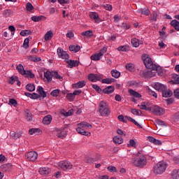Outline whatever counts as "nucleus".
I'll use <instances>...</instances> for the list:
<instances>
[{
  "label": "nucleus",
  "instance_id": "1",
  "mask_svg": "<svg viewBox=\"0 0 179 179\" xmlns=\"http://www.w3.org/2000/svg\"><path fill=\"white\" fill-rule=\"evenodd\" d=\"M130 162L134 167H139V169H143L148 165V158L146 155L141 154L138 152L136 155H133L130 159Z\"/></svg>",
  "mask_w": 179,
  "mask_h": 179
},
{
  "label": "nucleus",
  "instance_id": "2",
  "mask_svg": "<svg viewBox=\"0 0 179 179\" xmlns=\"http://www.w3.org/2000/svg\"><path fill=\"white\" fill-rule=\"evenodd\" d=\"M99 114L103 117L110 115V107L108 106L107 102L101 101L99 104Z\"/></svg>",
  "mask_w": 179,
  "mask_h": 179
},
{
  "label": "nucleus",
  "instance_id": "3",
  "mask_svg": "<svg viewBox=\"0 0 179 179\" xmlns=\"http://www.w3.org/2000/svg\"><path fill=\"white\" fill-rule=\"evenodd\" d=\"M78 128L76 129V131L78 134L80 135H85V136H90V132L85 131L83 128H90L92 129V124H89L86 122H83L78 124Z\"/></svg>",
  "mask_w": 179,
  "mask_h": 179
},
{
  "label": "nucleus",
  "instance_id": "4",
  "mask_svg": "<svg viewBox=\"0 0 179 179\" xmlns=\"http://www.w3.org/2000/svg\"><path fill=\"white\" fill-rule=\"evenodd\" d=\"M167 169V164L164 162H159L153 168L155 174H163Z\"/></svg>",
  "mask_w": 179,
  "mask_h": 179
},
{
  "label": "nucleus",
  "instance_id": "5",
  "mask_svg": "<svg viewBox=\"0 0 179 179\" xmlns=\"http://www.w3.org/2000/svg\"><path fill=\"white\" fill-rule=\"evenodd\" d=\"M143 61L147 69H152V71L157 69V66L153 64V62H152V59L149 57L148 55H144L143 56Z\"/></svg>",
  "mask_w": 179,
  "mask_h": 179
},
{
  "label": "nucleus",
  "instance_id": "6",
  "mask_svg": "<svg viewBox=\"0 0 179 179\" xmlns=\"http://www.w3.org/2000/svg\"><path fill=\"white\" fill-rule=\"evenodd\" d=\"M66 128H68V124H65L64 127H62L61 129L55 127L54 130L55 132H57V136L61 139H64V138L66 136V130H65Z\"/></svg>",
  "mask_w": 179,
  "mask_h": 179
},
{
  "label": "nucleus",
  "instance_id": "7",
  "mask_svg": "<svg viewBox=\"0 0 179 179\" xmlns=\"http://www.w3.org/2000/svg\"><path fill=\"white\" fill-rule=\"evenodd\" d=\"M59 167L64 170V171H68L72 169V164L68 161H61L58 163Z\"/></svg>",
  "mask_w": 179,
  "mask_h": 179
},
{
  "label": "nucleus",
  "instance_id": "8",
  "mask_svg": "<svg viewBox=\"0 0 179 179\" xmlns=\"http://www.w3.org/2000/svg\"><path fill=\"white\" fill-rule=\"evenodd\" d=\"M57 52L59 58H62V59H64L65 62L69 59V55L68 52L64 51V49L58 48Z\"/></svg>",
  "mask_w": 179,
  "mask_h": 179
},
{
  "label": "nucleus",
  "instance_id": "9",
  "mask_svg": "<svg viewBox=\"0 0 179 179\" xmlns=\"http://www.w3.org/2000/svg\"><path fill=\"white\" fill-rule=\"evenodd\" d=\"M25 156L29 162H36L37 157H38V154H37V152L30 151Z\"/></svg>",
  "mask_w": 179,
  "mask_h": 179
},
{
  "label": "nucleus",
  "instance_id": "10",
  "mask_svg": "<svg viewBox=\"0 0 179 179\" xmlns=\"http://www.w3.org/2000/svg\"><path fill=\"white\" fill-rule=\"evenodd\" d=\"M88 79L91 82H96L97 80L99 81L101 80L102 78H101V76H99L98 74L91 73V74H89Z\"/></svg>",
  "mask_w": 179,
  "mask_h": 179
},
{
  "label": "nucleus",
  "instance_id": "11",
  "mask_svg": "<svg viewBox=\"0 0 179 179\" xmlns=\"http://www.w3.org/2000/svg\"><path fill=\"white\" fill-rule=\"evenodd\" d=\"M153 87L155 90H158V92H162V93L164 90H166L167 87L160 83H155Z\"/></svg>",
  "mask_w": 179,
  "mask_h": 179
},
{
  "label": "nucleus",
  "instance_id": "12",
  "mask_svg": "<svg viewBox=\"0 0 179 179\" xmlns=\"http://www.w3.org/2000/svg\"><path fill=\"white\" fill-rule=\"evenodd\" d=\"M90 19H94L95 20V23H100V22H103L101 18L99 16V13L96 12H92L90 14Z\"/></svg>",
  "mask_w": 179,
  "mask_h": 179
},
{
  "label": "nucleus",
  "instance_id": "13",
  "mask_svg": "<svg viewBox=\"0 0 179 179\" xmlns=\"http://www.w3.org/2000/svg\"><path fill=\"white\" fill-rule=\"evenodd\" d=\"M164 113H166V111H164V108H160L157 106L154 107V114H155V115H164Z\"/></svg>",
  "mask_w": 179,
  "mask_h": 179
},
{
  "label": "nucleus",
  "instance_id": "14",
  "mask_svg": "<svg viewBox=\"0 0 179 179\" xmlns=\"http://www.w3.org/2000/svg\"><path fill=\"white\" fill-rule=\"evenodd\" d=\"M38 173L41 176H48L51 173V169L48 167L40 168Z\"/></svg>",
  "mask_w": 179,
  "mask_h": 179
},
{
  "label": "nucleus",
  "instance_id": "15",
  "mask_svg": "<svg viewBox=\"0 0 179 179\" xmlns=\"http://www.w3.org/2000/svg\"><path fill=\"white\" fill-rule=\"evenodd\" d=\"M114 90H115L114 86H108L102 90V93L104 94H111V93H114Z\"/></svg>",
  "mask_w": 179,
  "mask_h": 179
},
{
  "label": "nucleus",
  "instance_id": "16",
  "mask_svg": "<svg viewBox=\"0 0 179 179\" xmlns=\"http://www.w3.org/2000/svg\"><path fill=\"white\" fill-rule=\"evenodd\" d=\"M65 62L69 64V68H73L74 66H78L79 65V61L67 59Z\"/></svg>",
  "mask_w": 179,
  "mask_h": 179
},
{
  "label": "nucleus",
  "instance_id": "17",
  "mask_svg": "<svg viewBox=\"0 0 179 179\" xmlns=\"http://www.w3.org/2000/svg\"><path fill=\"white\" fill-rule=\"evenodd\" d=\"M51 121H52V116L51 115H48L43 117L42 122L44 125H50Z\"/></svg>",
  "mask_w": 179,
  "mask_h": 179
},
{
  "label": "nucleus",
  "instance_id": "18",
  "mask_svg": "<svg viewBox=\"0 0 179 179\" xmlns=\"http://www.w3.org/2000/svg\"><path fill=\"white\" fill-rule=\"evenodd\" d=\"M149 104L146 101H143L141 105H138V107L141 110H145V111H152V108L148 107Z\"/></svg>",
  "mask_w": 179,
  "mask_h": 179
},
{
  "label": "nucleus",
  "instance_id": "19",
  "mask_svg": "<svg viewBox=\"0 0 179 179\" xmlns=\"http://www.w3.org/2000/svg\"><path fill=\"white\" fill-rule=\"evenodd\" d=\"M30 135H41V129L38 128H32L29 130Z\"/></svg>",
  "mask_w": 179,
  "mask_h": 179
},
{
  "label": "nucleus",
  "instance_id": "20",
  "mask_svg": "<svg viewBox=\"0 0 179 179\" xmlns=\"http://www.w3.org/2000/svg\"><path fill=\"white\" fill-rule=\"evenodd\" d=\"M143 76L144 78H153V71L152 70H145L142 71Z\"/></svg>",
  "mask_w": 179,
  "mask_h": 179
},
{
  "label": "nucleus",
  "instance_id": "21",
  "mask_svg": "<svg viewBox=\"0 0 179 179\" xmlns=\"http://www.w3.org/2000/svg\"><path fill=\"white\" fill-rule=\"evenodd\" d=\"M22 135H23V132L22 131L17 133L15 131H12L10 133V136L13 137V139H19V138H21Z\"/></svg>",
  "mask_w": 179,
  "mask_h": 179
},
{
  "label": "nucleus",
  "instance_id": "22",
  "mask_svg": "<svg viewBox=\"0 0 179 179\" xmlns=\"http://www.w3.org/2000/svg\"><path fill=\"white\" fill-rule=\"evenodd\" d=\"M44 77L45 78L48 83H50V82L52 80V73H51V71H47L44 72Z\"/></svg>",
  "mask_w": 179,
  "mask_h": 179
},
{
  "label": "nucleus",
  "instance_id": "23",
  "mask_svg": "<svg viewBox=\"0 0 179 179\" xmlns=\"http://www.w3.org/2000/svg\"><path fill=\"white\" fill-rule=\"evenodd\" d=\"M69 51H72L73 52H78L80 51V46L79 45H73L69 46Z\"/></svg>",
  "mask_w": 179,
  "mask_h": 179
},
{
  "label": "nucleus",
  "instance_id": "24",
  "mask_svg": "<svg viewBox=\"0 0 179 179\" xmlns=\"http://www.w3.org/2000/svg\"><path fill=\"white\" fill-rule=\"evenodd\" d=\"M37 91L40 94L39 95L40 97H43V99L47 97V93H45V92L44 91V88H43V87L41 86L38 87Z\"/></svg>",
  "mask_w": 179,
  "mask_h": 179
},
{
  "label": "nucleus",
  "instance_id": "25",
  "mask_svg": "<svg viewBox=\"0 0 179 179\" xmlns=\"http://www.w3.org/2000/svg\"><path fill=\"white\" fill-rule=\"evenodd\" d=\"M171 96H173V91L167 90V87L162 92V96L164 97H171Z\"/></svg>",
  "mask_w": 179,
  "mask_h": 179
},
{
  "label": "nucleus",
  "instance_id": "26",
  "mask_svg": "<svg viewBox=\"0 0 179 179\" xmlns=\"http://www.w3.org/2000/svg\"><path fill=\"white\" fill-rule=\"evenodd\" d=\"M16 69L19 73H20V75H26V70H24V68L22 64H18L16 67Z\"/></svg>",
  "mask_w": 179,
  "mask_h": 179
},
{
  "label": "nucleus",
  "instance_id": "27",
  "mask_svg": "<svg viewBox=\"0 0 179 179\" xmlns=\"http://www.w3.org/2000/svg\"><path fill=\"white\" fill-rule=\"evenodd\" d=\"M52 37H54V33H52V31H48L44 36V40L48 41V40H51Z\"/></svg>",
  "mask_w": 179,
  "mask_h": 179
},
{
  "label": "nucleus",
  "instance_id": "28",
  "mask_svg": "<svg viewBox=\"0 0 179 179\" xmlns=\"http://www.w3.org/2000/svg\"><path fill=\"white\" fill-rule=\"evenodd\" d=\"M74 87H77V89H80L82 87H84V86H86V81L81 80L78 82L76 84H73Z\"/></svg>",
  "mask_w": 179,
  "mask_h": 179
},
{
  "label": "nucleus",
  "instance_id": "29",
  "mask_svg": "<svg viewBox=\"0 0 179 179\" xmlns=\"http://www.w3.org/2000/svg\"><path fill=\"white\" fill-rule=\"evenodd\" d=\"M124 118H126V120H128V121H130V122H133V124H135L138 128H142V125L139 124V123H138V122H136L135 119L129 116H124Z\"/></svg>",
  "mask_w": 179,
  "mask_h": 179
},
{
  "label": "nucleus",
  "instance_id": "30",
  "mask_svg": "<svg viewBox=\"0 0 179 179\" xmlns=\"http://www.w3.org/2000/svg\"><path fill=\"white\" fill-rule=\"evenodd\" d=\"M129 93L130 96H134V97H136V99H139L140 97H142V95L137 92L136 91L134 90H129Z\"/></svg>",
  "mask_w": 179,
  "mask_h": 179
},
{
  "label": "nucleus",
  "instance_id": "31",
  "mask_svg": "<svg viewBox=\"0 0 179 179\" xmlns=\"http://www.w3.org/2000/svg\"><path fill=\"white\" fill-rule=\"evenodd\" d=\"M74 112L75 111L73 110V109H71L68 112L65 111V110H62L61 111V114H62V115H64V117H69V116L72 115Z\"/></svg>",
  "mask_w": 179,
  "mask_h": 179
},
{
  "label": "nucleus",
  "instance_id": "32",
  "mask_svg": "<svg viewBox=\"0 0 179 179\" xmlns=\"http://www.w3.org/2000/svg\"><path fill=\"white\" fill-rule=\"evenodd\" d=\"M171 26H173L174 27L175 30H177V31H179V22L176 20H173L170 23Z\"/></svg>",
  "mask_w": 179,
  "mask_h": 179
},
{
  "label": "nucleus",
  "instance_id": "33",
  "mask_svg": "<svg viewBox=\"0 0 179 179\" xmlns=\"http://www.w3.org/2000/svg\"><path fill=\"white\" fill-rule=\"evenodd\" d=\"M101 53H96L91 56V59L92 61H100L101 59Z\"/></svg>",
  "mask_w": 179,
  "mask_h": 179
},
{
  "label": "nucleus",
  "instance_id": "34",
  "mask_svg": "<svg viewBox=\"0 0 179 179\" xmlns=\"http://www.w3.org/2000/svg\"><path fill=\"white\" fill-rule=\"evenodd\" d=\"M113 141L114 143H117L118 145H121L124 142V139H122L121 137L115 136L113 138Z\"/></svg>",
  "mask_w": 179,
  "mask_h": 179
},
{
  "label": "nucleus",
  "instance_id": "35",
  "mask_svg": "<svg viewBox=\"0 0 179 179\" xmlns=\"http://www.w3.org/2000/svg\"><path fill=\"white\" fill-rule=\"evenodd\" d=\"M10 167H12L10 164H6L1 166V169L3 171H9V170H10Z\"/></svg>",
  "mask_w": 179,
  "mask_h": 179
},
{
  "label": "nucleus",
  "instance_id": "36",
  "mask_svg": "<svg viewBox=\"0 0 179 179\" xmlns=\"http://www.w3.org/2000/svg\"><path fill=\"white\" fill-rule=\"evenodd\" d=\"M25 88L28 90V92H34V90H36V87L31 83L27 84Z\"/></svg>",
  "mask_w": 179,
  "mask_h": 179
},
{
  "label": "nucleus",
  "instance_id": "37",
  "mask_svg": "<svg viewBox=\"0 0 179 179\" xmlns=\"http://www.w3.org/2000/svg\"><path fill=\"white\" fill-rule=\"evenodd\" d=\"M82 36H85V37H93V31L92 30H88L82 32Z\"/></svg>",
  "mask_w": 179,
  "mask_h": 179
},
{
  "label": "nucleus",
  "instance_id": "38",
  "mask_svg": "<svg viewBox=\"0 0 179 179\" xmlns=\"http://www.w3.org/2000/svg\"><path fill=\"white\" fill-rule=\"evenodd\" d=\"M111 75L113 78H115V79H117L119 76H121V73L117 70H112L111 71Z\"/></svg>",
  "mask_w": 179,
  "mask_h": 179
},
{
  "label": "nucleus",
  "instance_id": "39",
  "mask_svg": "<svg viewBox=\"0 0 179 179\" xmlns=\"http://www.w3.org/2000/svg\"><path fill=\"white\" fill-rule=\"evenodd\" d=\"M173 179H179V169H175L172 172Z\"/></svg>",
  "mask_w": 179,
  "mask_h": 179
},
{
  "label": "nucleus",
  "instance_id": "40",
  "mask_svg": "<svg viewBox=\"0 0 179 179\" xmlns=\"http://www.w3.org/2000/svg\"><path fill=\"white\" fill-rule=\"evenodd\" d=\"M115 79L114 78H105L101 80L102 83H106V85H110L114 82Z\"/></svg>",
  "mask_w": 179,
  "mask_h": 179
},
{
  "label": "nucleus",
  "instance_id": "41",
  "mask_svg": "<svg viewBox=\"0 0 179 179\" xmlns=\"http://www.w3.org/2000/svg\"><path fill=\"white\" fill-rule=\"evenodd\" d=\"M20 36H22L23 37L26 36H30L31 34V31L30 30H22L20 33Z\"/></svg>",
  "mask_w": 179,
  "mask_h": 179
},
{
  "label": "nucleus",
  "instance_id": "42",
  "mask_svg": "<svg viewBox=\"0 0 179 179\" xmlns=\"http://www.w3.org/2000/svg\"><path fill=\"white\" fill-rule=\"evenodd\" d=\"M139 13H141V15H145L146 16H149V10L146 8H141L138 10Z\"/></svg>",
  "mask_w": 179,
  "mask_h": 179
},
{
  "label": "nucleus",
  "instance_id": "43",
  "mask_svg": "<svg viewBox=\"0 0 179 179\" xmlns=\"http://www.w3.org/2000/svg\"><path fill=\"white\" fill-rule=\"evenodd\" d=\"M127 147L128 148H136V141L134 139H130L129 140V143H127Z\"/></svg>",
  "mask_w": 179,
  "mask_h": 179
},
{
  "label": "nucleus",
  "instance_id": "44",
  "mask_svg": "<svg viewBox=\"0 0 179 179\" xmlns=\"http://www.w3.org/2000/svg\"><path fill=\"white\" fill-rule=\"evenodd\" d=\"M131 45L135 48L139 47V40L137 38L131 39Z\"/></svg>",
  "mask_w": 179,
  "mask_h": 179
},
{
  "label": "nucleus",
  "instance_id": "45",
  "mask_svg": "<svg viewBox=\"0 0 179 179\" xmlns=\"http://www.w3.org/2000/svg\"><path fill=\"white\" fill-rule=\"evenodd\" d=\"M29 61H33V62H40L41 58L38 57L30 56L29 57Z\"/></svg>",
  "mask_w": 179,
  "mask_h": 179
},
{
  "label": "nucleus",
  "instance_id": "46",
  "mask_svg": "<svg viewBox=\"0 0 179 179\" xmlns=\"http://www.w3.org/2000/svg\"><path fill=\"white\" fill-rule=\"evenodd\" d=\"M3 14L5 17H9V16L13 15V13L10 10H5Z\"/></svg>",
  "mask_w": 179,
  "mask_h": 179
},
{
  "label": "nucleus",
  "instance_id": "47",
  "mask_svg": "<svg viewBox=\"0 0 179 179\" xmlns=\"http://www.w3.org/2000/svg\"><path fill=\"white\" fill-rule=\"evenodd\" d=\"M172 120L174 121V122H179V111L173 114L172 116Z\"/></svg>",
  "mask_w": 179,
  "mask_h": 179
},
{
  "label": "nucleus",
  "instance_id": "48",
  "mask_svg": "<svg viewBox=\"0 0 179 179\" xmlns=\"http://www.w3.org/2000/svg\"><path fill=\"white\" fill-rule=\"evenodd\" d=\"M9 106H13L16 107L17 106V101L15 99H10L8 102Z\"/></svg>",
  "mask_w": 179,
  "mask_h": 179
},
{
  "label": "nucleus",
  "instance_id": "49",
  "mask_svg": "<svg viewBox=\"0 0 179 179\" xmlns=\"http://www.w3.org/2000/svg\"><path fill=\"white\" fill-rule=\"evenodd\" d=\"M66 99L70 101H73L75 100V95H73V93H69L66 95Z\"/></svg>",
  "mask_w": 179,
  "mask_h": 179
},
{
  "label": "nucleus",
  "instance_id": "50",
  "mask_svg": "<svg viewBox=\"0 0 179 179\" xmlns=\"http://www.w3.org/2000/svg\"><path fill=\"white\" fill-rule=\"evenodd\" d=\"M51 96H53V97H58L59 95V90H54L50 93Z\"/></svg>",
  "mask_w": 179,
  "mask_h": 179
},
{
  "label": "nucleus",
  "instance_id": "51",
  "mask_svg": "<svg viewBox=\"0 0 179 179\" xmlns=\"http://www.w3.org/2000/svg\"><path fill=\"white\" fill-rule=\"evenodd\" d=\"M26 9H27V10L30 12L34 9V7L33 6V4H31V3L28 2L27 3Z\"/></svg>",
  "mask_w": 179,
  "mask_h": 179
},
{
  "label": "nucleus",
  "instance_id": "52",
  "mask_svg": "<svg viewBox=\"0 0 179 179\" xmlns=\"http://www.w3.org/2000/svg\"><path fill=\"white\" fill-rule=\"evenodd\" d=\"M108 171H110V173H117V168L113 166H109L107 168Z\"/></svg>",
  "mask_w": 179,
  "mask_h": 179
},
{
  "label": "nucleus",
  "instance_id": "53",
  "mask_svg": "<svg viewBox=\"0 0 179 179\" xmlns=\"http://www.w3.org/2000/svg\"><path fill=\"white\" fill-rule=\"evenodd\" d=\"M157 69H155V70H152V71H155L159 76H163V69H162V67L157 66Z\"/></svg>",
  "mask_w": 179,
  "mask_h": 179
},
{
  "label": "nucleus",
  "instance_id": "54",
  "mask_svg": "<svg viewBox=\"0 0 179 179\" xmlns=\"http://www.w3.org/2000/svg\"><path fill=\"white\" fill-rule=\"evenodd\" d=\"M126 69H128L130 72H132L134 69V64L132 63H129L126 64Z\"/></svg>",
  "mask_w": 179,
  "mask_h": 179
},
{
  "label": "nucleus",
  "instance_id": "55",
  "mask_svg": "<svg viewBox=\"0 0 179 179\" xmlns=\"http://www.w3.org/2000/svg\"><path fill=\"white\" fill-rule=\"evenodd\" d=\"M31 19L33 22H40L43 19V16H32Z\"/></svg>",
  "mask_w": 179,
  "mask_h": 179
},
{
  "label": "nucleus",
  "instance_id": "56",
  "mask_svg": "<svg viewBox=\"0 0 179 179\" xmlns=\"http://www.w3.org/2000/svg\"><path fill=\"white\" fill-rule=\"evenodd\" d=\"M26 117L27 121H31L33 120V115H31V113H30V111L29 110L26 112Z\"/></svg>",
  "mask_w": 179,
  "mask_h": 179
},
{
  "label": "nucleus",
  "instance_id": "57",
  "mask_svg": "<svg viewBox=\"0 0 179 179\" xmlns=\"http://www.w3.org/2000/svg\"><path fill=\"white\" fill-rule=\"evenodd\" d=\"M24 75H26V78H30V79H33V78H34V75L30 71H27Z\"/></svg>",
  "mask_w": 179,
  "mask_h": 179
},
{
  "label": "nucleus",
  "instance_id": "58",
  "mask_svg": "<svg viewBox=\"0 0 179 179\" xmlns=\"http://www.w3.org/2000/svg\"><path fill=\"white\" fill-rule=\"evenodd\" d=\"M30 99H32L33 100H36V99H40V95L36 93L31 94Z\"/></svg>",
  "mask_w": 179,
  "mask_h": 179
},
{
  "label": "nucleus",
  "instance_id": "59",
  "mask_svg": "<svg viewBox=\"0 0 179 179\" xmlns=\"http://www.w3.org/2000/svg\"><path fill=\"white\" fill-rule=\"evenodd\" d=\"M29 38H25L24 41L23 48H25V50H27V48L29 47Z\"/></svg>",
  "mask_w": 179,
  "mask_h": 179
},
{
  "label": "nucleus",
  "instance_id": "60",
  "mask_svg": "<svg viewBox=\"0 0 179 179\" xmlns=\"http://www.w3.org/2000/svg\"><path fill=\"white\" fill-rule=\"evenodd\" d=\"M92 88L94 89V90H96V92H98V93H101V92H103V90H101V88L99 87V85H92Z\"/></svg>",
  "mask_w": 179,
  "mask_h": 179
},
{
  "label": "nucleus",
  "instance_id": "61",
  "mask_svg": "<svg viewBox=\"0 0 179 179\" xmlns=\"http://www.w3.org/2000/svg\"><path fill=\"white\" fill-rule=\"evenodd\" d=\"M131 113H132V114H134V115H139V113H141V114H142L141 110H136V108H132Z\"/></svg>",
  "mask_w": 179,
  "mask_h": 179
},
{
  "label": "nucleus",
  "instance_id": "62",
  "mask_svg": "<svg viewBox=\"0 0 179 179\" xmlns=\"http://www.w3.org/2000/svg\"><path fill=\"white\" fill-rule=\"evenodd\" d=\"M173 79L176 82V85H179V75L174 74L173 76Z\"/></svg>",
  "mask_w": 179,
  "mask_h": 179
},
{
  "label": "nucleus",
  "instance_id": "63",
  "mask_svg": "<svg viewBox=\"0 0 179 179\" xmlns=\"http://www.w3.org/2000/svg\"><path fill=\"white\" fill-rule=\"evenodd\" d=\"M129 86L131 87H138V83L136 81H130L129 82Z\"/></svg>",
  "mask_w": 179,
  "mask_h": 179
},
{
  "label": "nucleus",
  "instance_id": "64",
  "mask_svg": "<svg viewBox=\"0 0 179 179\" xmlns=\"http://www.w3.org/2000/svg\"><path fill=\"white\" fill-rule=\"evenodd\" d=\"M173 96L176 97V99H179V89L175 90L173 91Z\"/></svg>",
  "mask_w": 179,
  "mask_h": 179
}]
</instances>
